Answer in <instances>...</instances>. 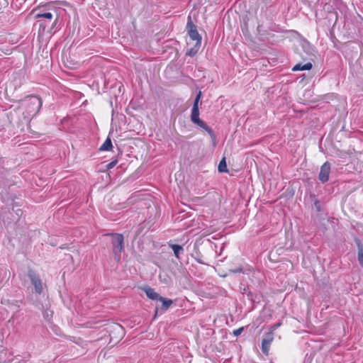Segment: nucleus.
I'll use <instances>...</instances> for the list:
<instances>
[{
    "mask_svg": "<svg viewBox=\"0 0 363 363\" xmlns=\"http://www.w3.org/2000/svg\"><path fill=\"white\" fill-rule=\"evenodd\" d=\"M52 17H53L52 13L50 12L38 13L35 15L36 18H43L47 19L49 22L52 21Z\"/></svg>",
    "mask_w": 363,
    "mask_h": 363,
    "instance_id": "nucleus-11",
    "label": "nucleus"
},
{
    "mask_svg": "<svg viewBox=\"0 0 363 363\" xmlns=\"http://www.w3.org/2000/svg\"><path fill=\"white\" fill-rule=\"evenodd\" d=\"M218 172H228V169L227 168V164L225 162V158L223 157L219 162L218 167Z\"/></svg>",
    "mask_w": 363,
    "mask_h": 363,
    "instance_id": "nucleus-12",
    "label": "nucleus"
},
{
    "mask_svg": "<svg viewBox=\"0 0 363 363\" xmlns=\"http://www.w3.org/2000/svg\"><path fill=\"white\" fill-rule=\"evenodd\" d=\"M280 325V323H277V324H275L273 326L271 327V331L270 332H272L276 330L279 326Z\"/></svg>",
    "mask_w": 363,
    "mask_h": 363,
    "instance_id": "nucleus-20",
    "label": "nucleus"
},
{
    "mask_svg": "<svg viewBox=\"0 0 363 363\" xmlns=\"http://www.w3.org/2000/svg\"><path fill=\"white\" fill-rule=\"evenodd\" d=\"M312 68V64L311 62L306 63L302 65L301 63L296 64L293 68V71H302V70H309Z\"/></svg>",
    "mask_w": 363,
    "mask_h": 363,
    "instance_id": "nucleus-9",
    "label": "nucleus"
},
{
    "mask_svg": "<svg viewBox=\"0 0 363 363\" xmlns=\"http://www.w3.org/2000/svg\"><path fill=\"white\" fill-rule=\"evenodd\" d=\"M242 330H243V328H238V330H234L233 334H234L235 336H238V335H240V334H241V333L242 332Z\"/></svg>",
    "mask_w": 363,
    "mask_h": 363,
    "instance_id": "nucleus-19",
    "label": "nucleus"
},
{
    "mask_svg": "<svg viewBox=\"0 0 363 363\" xmlns=\"http://www.w3.org/2000/svg\"><path fill=\"white\" fill-rule=\"evenodd\" d=\"M172 249L174 251V255L177 258H179V253L183 252V247L181 245H171Z\"/></svg>",
    "mask_w": 363,
    "mask_h": 363,
    "instance_id": "nucleus-14",
    "label": "nucleus"
},
{
    "mask_svg": "<svg viewBox=\"0 0 363 363\" xmlns=\"http://www.w3.org/2000/svg\"><path fill=\"white\" fill-rule=\"evenodd\" d=\"M200 46L201 45H197V43H195L194 46L187 51L186 55L191 57L194 56L198 52Z\"/></svg>",
    "mask_w": 363,
    "mask_h": 363,
    "instance_id": "nucleus-16",
    "label": "nucleus"
},
{
    "mask_svg": "<svg viewBox=\"0 0 363 363\" xmlns=\"http://www.w3.org/2000/svg\"><path fill=\"white\" fill-rule=\"evenodd\" d=\"M233 272H235V273L241 272H242V269L241 268H238V269H234Z\"/></svg>",
    "mask_w": 363,
    "mask_h": 363,
    "instance_id": "nucleus-21",
    "label": "nucleus"
},
{
    "mask_svg": "<svg viewBox=\"0 0 363 363\" xmlns=\"http://www.w3.org/2000/svg\"><path fill=\"white\" fill-rule=\"evenodd\" d=\"M42 106L41 99L36 96H30L22 101L21 108L23 111L25 118L33 117L40 111Z\"/></svg>",
    "mask_w": 363,
    "mask_h": 363,
    "instance_id": "nucleus-1",
    "label": "nucleus"
},
{
    "mask_svg": "<svg viewBox=\"0 0 363 363\" xmlns=\"http://www.w3.org/2000/svg\"><path fill=\"white\" fill-rule=\"evenodd\" d=\"M113 252L116 255H119L123 249V236L121 234H112Z\"/></svg>",
    "mask_w": 363,
    "mask_h": 363,
    "instance_id": "nucleus-3",
    "label": "nucleus"
},
{
    "mask_svg": "<svg viewBox=\"0 0 363 363\" xmlns=\"http://www.w3.org/2000/svg\"><path fill=\"white\" fill-rule=\"evenodd\" d=\"M29 278L35 287V291L38 294H41L43 291V285L40 279L33 272L29 274Z\"/></svg>",
    "mask_w": 363,
    "mask_h": 363,
    "instance_id": "nucleus-6",
    "label": "nucleus"
},
{
    "mask_svg": "<svg viewBox=\"0 0 363 363\" xmlns=\"http://www.w3.org/2000/svg\"><path fill=\"white\" fill-rule=\"evenodd\" d=\"M274 340V333H267L262 341V351L264 354H268L272 342Z\"/></svg>",
    "mask_w": 363,
    "mask_h": 363,
    "instance_id": "nucleus-4",
    "label": "nucleus"
},
{
    "mask_svg": "<svg viewBox=\"0 0 363 363\" xmlns=\"http://www.w3.org/2000/svg\"><path fill=\"white\" fill-rule=\"evenodd\" d=\"M112 148V143L111 140L109 138H107L102 145L100 147L99 150L101 151H107L110 150Z\"/></svg>",
    "mask_w": 363,
    "mask_h": 363,
    "instance_id": "nucleus-10",
    "label": "nucleus"
},
{
    "mask_svg": "<svg viewBox=\"0 0 363 363\" xmlns=\"http://www.w3.org/2000/svg\"><path fill=\"white\" fill-rule=\"evenodd\" d=\"M118 162V160H113L111 162H109L107 165H106V167L108 169H112L113 167H115V165L117 164Z\"/></svg>",
    "mask_w": 363,
    "mask_h": 363,
    "instance_id": "nucleus-18",
    "label": "nucleus"
},
{
    "mask_svg": "<svg viewBox=\"0 0 363 363\" xmlns=\"http://www.w3.org/2000/svg\"><path fill=\"white\" fill-rule=\"evenodd\" d=\"M330 172V164H329V162H326L320 167V171L318 177L319 179L323 183L328 182L329 179Z\"/></svg>",
    "mask_w": 363,
    "mask_h": 363,
    "instance_id": "nucleus-5",
    "label": "nucleus"
},
{
    "mask_svg": "<svg viewBox=\"0 0 363 363\" xmlns=\"http://www.w3.org/2000/svg\"><path fill=\"white\" fill-rule=\"evenodd\" d=\"M53 312L50 309L43 311V318L47 322H50L52 318Z\"/></svg>",
    "mask_w": 363,
    "mask_h": 363,
    "instance_id": "nucleus-15",
    "label": "nucleus"
},
{
    "mask_svg": "<svg viewBox=\"0 0 363 363\" xmlns=\"http://www.w3.org/2000/svg\"><path fill=\"white\" fill-rule=\"evenodd\" d=\"M189 35L190 38L196 41V43H197V45H201V36L198 33L196 27L194 26H192L189 30Z\"/></svg>",
    "mask_w": 363,
    "mask_h": 363,
    "instance_id": "nucleus-7",
    "label": "nucleus"
},
{
    "mask_svg": "<svg viewBox=\"0 0 363 363\" xmlns=\"http://www.w3.org/2000/svg\"><path fill=\"white\" fill-rule=\"evenodd\" d=\"M162 303V308L164 311L167 310L169 307L172 304V301L170 299H165L162 296L159 299Z\"/></svg>",
    "mask_w": 363,
    "mask_h": 363,
    "instance_id": "nucleus-13",
    "label": "nucleus"
},
{
    "mask_svg": "<svg viewBox=\"0 0 363 363\" xmlns=\"http://www.w3.org/2000/svg\"><path fill=\"white\" fill-rule=\"evenodd\" d=\"M201 96V92L199 91L194 100L191 109V121L206 130L210 135H213V130L203 121L199 118V102Z\"/></svg>",
    "mask_w": 363,
    "mask_h": 363,
    "instance_id": "nucleus-2",
    "label": "nucleus"
},
{
    "mask_svg": "<svg viewBox=\"0 0 363 363\" xmlns=\"http://www.w3.org/2000/svg\"><path fill=\"white\" fill-rule=\"evenodd\" d=\"M358 260L360 265L363 266V245H358Z\"/></svg>",
    "mask_w": 363,
    "mask_h": 363,
    "instance_id": "nucleus-17",
    "label": "nucleus"
},
{
    "mask_svg": "<svg viewBox=\"0 0 363 363\" xmlns=\"http://www.w3.org/2000/svg\"><path fill=\"white\" fill-rule=\"evenodd\" d=\"M144 291L147 296L152 300H159L161 297L153 289L150 287L145 288Z\"/></svg>",
    "mask_w": 363,
    "mask_h": 363,
    "instance_id": "nucleus-8",
    "label": "nucleus"
}]
</instances>
